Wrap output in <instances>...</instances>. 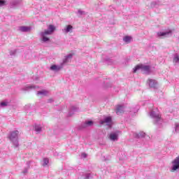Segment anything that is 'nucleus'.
Segmentation results:
<instances>
[{"mask_svg": "<svg viewBox=\"0 0 179 179\" xmlns=\"http://www.w3.org/2000/svg\"><path fill=\"white\" fill-rule=\"evenodd\" d=\"M54 31H55V27L54 25L50 24L44 31L40 32L39 35L41 37V40L43 41V43H47L50 41V38L47 37V36L52 34Z\"/></svg>", "mask_w": 179, "mask_h": 179, "instance_id": "obj_1", "label": "nucleus"}, {"mask_svg": "<svg viewBox=\"0 0 179 179\" xmlns=\"http://www.w3.org/2000/svg\"><path fill=\"white\" fill-rule=\"evenodd\" d=\"M151 118L153 119L155 125H162L163 123V119H162V115L159 111L152 110L150 113Z\"/></svg>", "mask_w": 179, "mask_h": 179, "instance_id": "obj_2", "label": "nucleus"}, {"mask_svg": "<svg viewBox=\"0 0 179 179\" xmlns=\"http://www.w3.org/2000/svg\"><path fill=\"white\" fill-rule=\"evenodd\" d=\"M8 138L15 145V148H19V131L15 130L10 131L8 135Z\"/></svg>", "mask_w": 179, "mask_h": 179, "instance_id": "obj_3", "label": "nucleus"}, {"mask_svg": "<svg viewBox=\"0 0 179 179\" xmlns=\"http://www.w3.org/2000/svg\"><path fill=\"white\" fill-rule=\"evenodd\" d=\"M139 70L145 73H150V66L138 64L133 69V72L134 73H136V71Z\"/></svg>", "mask_w": 179, "mask_h": 179, "instance_id": "obj_4", "label": "nucleus"}, {"mask_svg": "<svg viewBox=\"0 0 179 179\" xmlns=\"http://www.w3.org/2000/svg\"><path fill=\"white\" fill-rule=\"evenodd\" d=\"M92 125L93 121H85V122L81 123V124L78 126V129L79 131H82V129H86V128H88V127H92Z\"/></svg>", "mask_w": 179, "mask_h": 179, "instance_id": "obj_5", "label": "nucleus"}, {"mask_svg": "<svg viewBox=\"0 0 179 179\" xmlns=\"http://www.w3.org/2000/svg\"><path fill=\"white\" fill-rule=\"evenodd\" d=\"M172 167L171 169V171L173 173L174 171H177L179 169V155L172 162Z\"/></svg>", "mask_w": 179, "mask_h": 179, "instance_id": "obj_6", "label": "nucleus"}, {"mask_svg": "<svg viewBox=\"0 0 179 179\" xmlns=\"http://www.w3.org/2000/svg\"><path fill=\"white\" fill-rule=\"evenodd\" d=\"M73 57V55H72V53H70L66 56H65L64 58L63 59L62 62L61 63L62 66L64 67V66L66 65V64H69V62H71V59H72Z\"/></svg>", "mask_w": 179, "mask_h": 179, "instance_id": "obj_7", "label": "nucleus"}, {"mask_svg": "<svg viewBox=\"0 0 179 179\" xmlns=\"http://www.w3.org/2000/svg\"><path fill=\"white\" fill-rule=\"evenodd\" d=\"M113 122V119L110 116L106 117L103 120L100 121L101 125H103V124H107V125H110Z\"/></svg>", "mask_w": 179, "mask_h": 179, "instance_id": "obj_8", "label": "nucleus"}, {"mask_svg": "<svg viewBox=\"0 0 179 179\" xmlns=\"http://www.w3.org/2000/svg\"><path fill=\"white\" fill-rule=\"evenodd\" d=\"M62 68H64V66H62L61 64L59 66L57 64H53L50 66V71H53V72H59Z\"/></svg>", "mask_w": 179, "mask_h": 179, "instance_id": "obj_9", "label": "nucleus"}, {"mask_svg": "<svg viewBox=\"0 0 179 179\" xmlns=\"http://www.w3.org/2000/svg\"><path fill=\"white\" fill-rule=\"evenodd\" d=\"M148 85L152 89H157V81L153 79L148 80Z\"/></svg>", "mask_w": 179, "mask_h": 179, "instance_id": "obj_10", "label": "nucleus"}, {"mask_svg": "<svg viewBox=\"0 0 179 179\" xmlns=\"http://www.w3.org/2000/svg\"><path fill=\"white\" fill-rule=\"evenodd\" d=\"M108 138L110 139V141H112V142H117V141H118V134L110 133Z\"/></svg>", "mask_w": 179, "mask_h": 179, "instance_id": "obj_11", "label": "nucleus"}, {"mask_svg": "<svg viewBox=\"0 0 179 179\" xmlns=\"http://www.w3.org/2000/svg\"><path fill=\"white\" fill-rule=\"evenodd\" d=\"M19 31L22 33H29L31 31V27L22 26L19 27Z\"/></svg>", "mask_w": 179, "mask_h": 179, "instance_id": "obj_12", "label": "nucleus"}, {"mask_svg": "<svg viewBox=\"0 0 179 179\" xmlns=\"http://www.w3.org/2000/svg\"><path fill=\"white\" fill-rule=\"evenodd\" d=\"M73 30V27L71 24L66 25L63 29V33H72Z\"/></svg>", "mask_w": 179, "mask_h": 179, "instance_id": "obj_13", "label": "nucleus"}, {"mask_svg": "<svg viewBox=\"0 0 179 179\" xmlns=\"http://www.w3.org/2000/svg\"><path fill=\"white\" fill-rule=\"evenodd\" d=\"M79 111V108L76 106H71L70 110L69 112V117H72L75 113H78Z\"/></svg>", "mask_w": 179, "mask_h": 179, "instance_id": "obj_14", "label": "nucleus"}, {"mask_svg": "<svg viewBox=\"0 0 179 179\" xmlns=\"http://www.w3.org/2000/svg\"><path fill=\"white\" fill-rule=\"evenodd\" d=\"M124 112V105H117L116 107V114H122Z\"/></svg>", "mask_w": 179, "mask_h": 179, "instance_id": "obj_15", "label": "nucleus"}, {"mask_svg": "<svg viewBox=\"0 0 179 179\" xmlns=\"http://www.w3.org/2000/svg\"><path fill=\"white\" fill-rule=\"evenodd\" d=\"M34 128L36 134H41L43 131V127H41V124H35Z\"/></svg>", "mask_w": 179, "mask_h": 179, "instance_id": "obj_16", "label": "nucleus"}, {"mask_svg": "<svg viewBox=\"0 0 179 179\" xmlns=\"http://www.w3.org/2000/svg\"><path fill=\"white\" fill-rule=\"evenodd\" d=\"M146 135V134H145V132L143 131H141L140 133L138 134H134V138H136L137 139H139L141 138H145V136Z\"/></svg>", "mask_w": 179, "mask_h": 179, "instance_id": "obj_17", "label": "nucleus"}, {"mask_svg": "<svg viewBox=\"0 0 179 179\" xmlns=\"http://www.w3.org/2000/svg\"><path fill=\"white\" fill-rule=\"evenodd\" d=\"M169 34H171V31L157 33L158 37H164L166 36H169Z\"/></svg>", "mask_w": 179, "mask_h": 179, "instance_id": "obj_18", "label": "nucleus"}, {"mask_svg": "<svg viewBox=\"0 0 179 179\" xmlns=\"http://www.w3.org/2000/svg\"><path fill=\"white\" fill-rule=\"evenodd\" d=\"M37 96H48V91L43 90L41 91H38L36 93Z\"/></svg>", "mask_w": 179, "mask_h": 179, "instance_id": "obj_19", "label": "nucleus"}, {"mask_svg": "<svg viewBox=\"0 0 179 179\" xmlns=\"http://www.w3.org/2000/svg\"><path fill=\"white\" fill-rule=\"evenodd\" d=\"M38 86H36V85H28V86H26L25 87L22 88V90H24V91H27V90H30L31 89H38Z\"/></svg>", "mask_w": 179, "mask_h": 179, "instance_id": "obj_20", "label": "nucleus"}, {"mask_svg": "<svg viewBox=\"0 0 179 179\" xmlns=\"http://www.w3.org/2000/svg\"><path fill=\"white\" fill-rule=\"evenodd\" d=\"M123 41H124V43H127V44L131 43V41H132V36H126L123 38Z\"/></svg>", "mask_w": 179, "mask_h": 179, "instance_id": "obj_21", "label": "nucleus"}, {"mask_svg": "<svg viewBox=\"0 0 179 179\" xmlns=\"http://www.w3.org/2000/svg\"><path fill=\"white\" fill-rule=\"evenodd\" d=\"M173 62H176V64H177V62H179V55L177 53L173 55Z\"/></svg>", "mask_w": 179, "mask_h": 179, "instance_id": "obj_22", "label": "nucleus"}, {"mask_svg": "<svg viewBox=\"0 0 179 179\" xmlns=\"http://www.w3.org/2000/svg\"><path fill=\"white\" fill-rule=\"evenodd\" d=\"M8 102L3 101L0 103V108H3V107H8Z\"/></svg>", "mask_w": 179, "mask_h": 179, "instance_id": "obj_23", "label": "nucleus"}, {"mask_svg": "<svg viewBox=\"0 0 179 179\" xmlns=\"http://www.w3.org/2000/svg\"><path fill=\"white\" fill-rule=\"evenodd\" d=\"M174 129H175V133L178 134V132H179V123L178 122L175 123Z\"/></svg>", "mask_w": 179, "mask_h": 179, "instance_id": "obj_24", "label": "nucleus"}, {"mask_svg": "<svg viewBox=\"0 0 179 179\" xmlns=\"http://www.w3.org/2000/svg\"><path fill=\"white\" fill-rule=\"evenodd\" d=\"M159 5V2L157 1H152L150 4L151 8H156Z\"/></svg>", "mask_w": 179, "mask_h": 179, "instance_id": "obj_25", "label": "nucleus"}, {"mask_svg": "<svg viewBox=\"0 0 179 179\" xmlns=\"http://www.w3.org/2000/svg\"><path fill=\"white\" fill-rule=\"evenodd\" d=\"M78 14L79 15V16H83V15H86V13L82 10H78Z\"/></svg>", "mask_w": 179, "mask_h": 179, "instance_id": "obj_26", "label": "nucleus"}, {"mask_svg": "<svg viewBox=\"0 0 179 179\" xmlns=\"http://www.w3.org/2000/svg\"><path fill=\"white\" fill-rule=\"evenodd\" d=\"M48 163H50V161L48 160V158H44L43 166H47V164H48Z\"/></svg>", "mask_w": 179, "mask_h": 179, "instance_id": "obj_27", "label": "nucleus"}, {"mask_svg": "<svg viewBox=\"0 0 179 179\" xmlns=\"http://www.w3.org/2000/svg\"><path fill=\"white\" fill-rule=\"evenodd\" d=\"M15 54H16V50H12L10 52V55H15Z\"/></svg>", "mask_w": 179, "mask_h": 179, "instance_id": "obj_28", "label": "nucleus"}, {"mask_svg": "<svg viewBox=\"0 0 179 179\" xmlns=\"http://www.w3.org/2000/svg\"><path fill=\"white\" fill-rule=\"evenodd\" d=\"M3 5H5V1L0 0V6H3Z\"/></svg>", "mask_w": 179, "mask_h": 179, "instance_id": "obj_29", "label": "nucleus"}, {"mask_svg": "<svg viewBox=\"0 0 179 179\" xmlns=\"http://www.w3.org/2000/svg\"><path fill=\"white\" fill-rule=\"evenodd\" d=\"M31 164V162H30V161L27 162V169H30Z\"/></svg>", "mask_w": 179, "mask_h": 179, "instance_id": "obj_30", "label": "nucleus"}, {"mask_svg": "<svg viewBox=\"0 0 179 179\" xmlns=\"http://www.w3.org/2000/svg\"><path fill=\"white\" fill-rule=\"evenodd\" d=\"M28 171H29V168H25L22 171L23 174H26V173H27Z\"/></svg>", "mask_w": 179, "mask_h": 179, "instance_id": "obj_31", "label": "nucleus"}, {"mask_svg": "<svg viewBox=\"0 0 179 179\" xmlns=\"http://www.w3.org/2000/svg\"><path fill=\"white\" fill-rule=\"evenodd\" d=\"M89 178H90V173H87V174L85 175V179H89Z\"/></svg>", "mask_w": 179, "mask_h": 179, "instance_id": "obj_32", "label": "nucleus"}, {"mask_svg": "<svg viewBox=\"0 0 179 179\" xmlns=\"http://www.w3.org/2000/svg\"><path fill=\"white\" fill-rule=\"evenodd\" d=\"M48 103H54V99H49L48 100Z\"/></svg>", "mask_w": 179, "mask_h": 179, "instance_id": "obj_33", "label": "nucleus"}, {"mask_svg": "<svg viewBox=\"0 0 179 179\" xmlns=\"http://www.w3.org/2000/svg\"><path fill=\"white\" fill-rule=\"evenodd\" d=\"M30 108V105H26L25 106H24V109L25 110H29Z\"/></svg>", "mask_w": 179, "mask_h": 179, "instance_id": "obj_34", "label": "nucleus"}, {"mask_svg": "<svg viewBox=\"0 0 179 179\" xmlns=\"http://www.w3.org/2000/svg\"><path fill=\"white\" fill-rule=\"evenodd\" d=\"M81 156H82V157H84V158L87 157V155L86 153H83V154L81 155Z\"/></svg>", "mask_w": 179, "mask_h": 179, "instance_id": "obj_35", "label": "nucleus"}]
</instances>
